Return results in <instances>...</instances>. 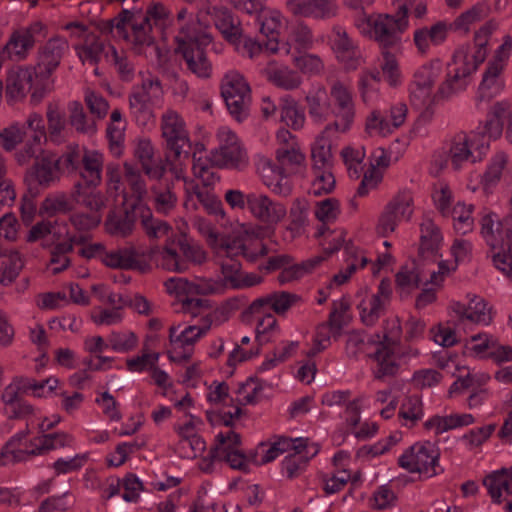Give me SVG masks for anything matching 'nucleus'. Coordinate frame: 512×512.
Instances as JSON below:
<instances>
[{
  "label": "nucleus",
  "mask_w": 512,
  "mask_h": 512,
  "mask_svg": "<svg viewBox=\"0 0 512 512\" xmlns=\"http://www.w3.org/2000/svg\"><path fill=\"white\" fill-rule=\"evenodd\" d=\"M498 28L495 21H488L475 33L473 44L458 47L453 55L446 80L437 90L439 98H450L464 90L488 53V42Z\"/></svg>",
  "instance_id": "obj_1"
},
{
  "label": "nucleus",
  "mask_w": 512,
  "mask_h": 512,
  "mask_svg": "<svg viewBox=\"0 0 512 512\" xmlns=\"http://www.w3.org/2000/svg\"><path fill=\"white\" fill-rule=\"evenodd\" d=\"M194 227L206 239L217 258L242 255L249 261H255L267 254L266 247L259 239L262 228L258 225L238 223L233 230V237L226 240L220 238L212 223L202 217L194 220Z\"/></svg>",
  "instance_id": "obj_2"
},
{
  "label": "nucleus",
  "mask_w": 512,
  "mask_h": 512,
  "mask_svg": "<svg viewBox=\"0 0 512 512\" xmlns=\"http://www.w3.org/2000/svg\"><path fill=\"white\" fill-rule=\"evenodd\" d=\"M413 0H396L397 11L391 14H362L355 26L363 36L377 41L384 49L400 43L401 35L409 28L408 10Z\"/></svg>",
  "instance_id": "obj_3"
},
{
  "label": "nucleus",
  "mask_w": 512,
  "mask_h": 512,
  "mask_svg": "<svg viewBox=\"0 0 512 512\" xmlns=\"http://www.w3.org/2000/svg\"><path fill=\"white\" fill-rule=\"evenodd\" d=\"M202 13L180 28L176 42L177 51L182 54L188 69L200 78H208L212 74V64L204 48L212 42V36L200 19Z\"/></svg>",
  "instance_id": "obj_4"
},
{
  "label": "nucleus",
  "mask_w": 512,
  "mask_h": 512,
  "mask_svg": "<svg viewBox=\"0 0 512 512\" xmlns=\"http://www.w3.org/2000/svg\"><path fill=\"white\" fill-rule=\"evenodd\" d=\"M161 135L165 140L166 160L176 179H184L188 162L189 136L182 117L174 110H167L161 116Z\"/></svg>",
  "instance_id": "obj_5"
},
{
  "label": "nucleus",
  "mask_w": 512,
  "mask_h": 512,
  "mask_svg": "<svg viewBox=\"0 0 512 512\" xmlns=\"http://www.w3.org/2000/svg\"><path fill=\"white\" fill-rule=\"evenodd\" d=\"M167 292L174 295L181 303L183 310L192 316H197L203 309L209 307L208 301L196 297L221 293L224 291V284L214 279L200 278L195 281H188L184 278H171L165 282Z\"/></svg>",
  "instance_id": "obj_6"
},
{
  "label": "nucleus",
  "mask_w": 512,
  "mask_h": 512,
  "mask_svg": "<svg viewBox=\"0 0 512 512\" xmlns=\"http://www.w3.org/2000/svg\"><path fill=\"white\" fill-rule=\"evenodd\" d=\"M391 326L388 333L381 335L368 358L371 361V370L375 378L383 379L398 373L400 362L397 357V339L401 334V326L398 319H392L387 323Z\"/></svg>",
  "instance_id": "obj_7"
},
{
  "label": "nucleus",
  "mask_w": 512,
  "mask_h": 512,
  "mask_svg": "<svg viewBox=\"0 0 512 512\" xmlns=\"http://www.w3.org/2000/svg\"><path fill=\"white\" fill-rule=\"evenodd\" d=\"M216 139L218 146L210 151L208 158L212 166L239 170L248 166L247 150L234 131L222 126L217 130Z\"/></svg>",
  "instance_id": "obj_8"
},
{
  "label": "nucleus",
  "mask_w": 512,
  "mask_h": 512,
  "mask_svg": "<svg viewBox=\"0 0 512 512\" xmlns=\"http://www.w3.org/2000/svg\"><path fill=\"white\" fill-rule=\"evenodd\" d=\"M221 95L231 116L238 122L249 115L251 89L245 77L236 70L224 74L221 80Z\"/></svg>",
  "instance_id": "obj_9"
},
{
  "label": "nucleus",
  "mask_w": 512,
  "mask_h": 512,
  "mask_svg": "<svg viewBox=\"0 0 512 512\" xmlns=\"http://www.w3.org/2000/svg\"><path fill=\"white\" fill-rule=\"evenodd\" d=\"M329 99L334 121L326 124L328 129H334L335 133H348L352 129L356 117L351 87L340 81L334 82L329 90Z\"/></svg>",
  "instance_id": "obj_10"
},
{
  "label": "nucleus",
  "mask_w": 512,
  "mask_h": 512,
  "mask_svg": "<svg viewBox=\"0 0 512 512\" xmlns=\"http://www.w3.org/2000/svg\"><path fill=\"white\" fill-rule=\"evenodd\" d=\"M126 178L137 196V203L133 206V213L141 220L147 235L152 238H163L168 235L170 226L161 220L152 217L150 208L143 202L142 196L146 193L144 182L140 175L130 164L125 163Z\"/></svg>",
  "instance_id": "obj_11"
},
{
  "label": "nucleus",
  "mask_w": 512,
  "mask_h": 512,
  "mask_svg": "<svg viewBox=\"0 0 512 512\" xmlns=\"http://www.w3.org/2000/svg\"><path fill=\"white\" fill-rule=\"evenodd\" d=\"M414 213V201L408 191L397 193L385 206L378 218L376 231L387 237L394 233L402 222L411 220Z\"/></svg>",
  "instance_id": "obj_12"
},
{
  "label": "nucleus",
  "mask_w": 512,
  "mask_h": 512,
  "mask_svg": "<svg viewBox=\"0 0 512 512\" xmlns=\"http://www.w3.org/2000/svg\"><path fill=\"white\" fill-rule=\"evenodd\" d=\"M439 450L431 442H418L405 451L399 458L400 466L409 472L424 477L437 474Z\"/></svg>",
  "instance_id": "obj_13"
},
{
  "label": "nucleus",
  "mask_w": 512,
  "mask_h": 512,
  "mask_svg": "<svg viewBox=\"0 0 512 512\" xmlns=\"http://www.w3.org/2000/svg\"><path fill=\"white\" fill-rule=\"evenodd\" d=\"M442 73L439 60H432L418 67L410 85V99L414 105L422 107L430 104L433 99H440L433 94V87Z\"/></svg>",
  "instance_id": "obj_14"
},
{
  "label": "nucleus",
  "mask_w": 512,
  "mask_h": 512,
  "mask_svg": "<svg viewBox=\"0 0 512 512\" xmlns=\"http://www.w3.org/2000/svg\"><path fill=\"white\" fill-rule=\"evenodd\" d=\"M487 154V143L477 133L457 135L451 143L448 157L454 169H461L466 163H477Z\"/></svg>",
  "instance_id": "obj_15"
},
{
  "label": "nucleus",
  "mask_w": 512,
  "mask_h": 512,
  "mask_svg": "<svg viewBox=\"0 0 512 512\" xmlns=\"http://www.w3.org/2000/svg\"><path fill=\"white\" fill-rule=\"evenodd\" d=\"M113 27L116 33L135 45L152 43L151 28L148 16L141 10H124L115 19Z\"/></svg>",
  "instance_id": "obj_16"
},
{
  "label": "nucleus",
  "mask_w": 512,
  "mask_h": 512,
  "mask_svg": "<svg viewBox=\"0 0 512 512\" xmlns=\"http://www.w3.org/2000/svg\"><path fill=\"white\" fill-rule=\"evenodd\" d=\"M448 314L461 324H473L486 327L494 317L493 307L482 297H469L467 303L452 301L448 306Z\"/></svg>",
  "instance_id": "obj_17"
},
{
  "label": "nucleus",
  "mask_w": 512,
  "mask_h": 512,
  "mask_svg": "<svg viewBox=\"0 0 512 512\" xmlns=\"http://www.w3.org/2000/svg\"><path fill=\"white\" fill-rule=\"evenodd\" d=\"M392 294L390 282L382 280L376 293H372L367 287L361 288L357 293V309L361 321L371 326L376 323L388 304Z\"/></svg>",
  "instance_id": "obj_18"
},
{
  "label": "nucleus",
  "mask_w": 512,
  "mask_h": 512,
  "mask_svg": "<svg viewBox=\"0 0 512 512\" xmlns=\"http://www.w3.org/2000/svg\"><path fill=\"white\" fill-rule=\"evenodd\" d=\"M206 333V329L197 325L186 326L180 330V326L169 328L170 345L167 355L170 361L181 363L187 361L194 352L195 343Z\"/></svg>",
  "instance_id": "obj_19"
},
{
  "label": "nucleus",
  "mask_w": 512,
  "mask_h": 512,
  "mask_svg": "<svg viewBox=\"0 0 512 512\" xmlns=\"http://www.w3.org/2000/svg\"><path fill=\"white\" fill-rule=\"evenodd\" d=\"M201 425L202 420L192 414H189L184 422L174 425L173 429L179 437L174 451L179 457L185 459L195 458L198 452L204 449L205 443L198 435Z\"/></svg>",
  "instance_id": "obj_20"
},
{
  "label": "nucleus",
  "mask_w": 512,
  "mask_h": 512,
  "mask_svg": "<svg viewBox=\"0 0 512 512\" xmlns=\"http://www.w3.org/2000/svg\"><path fill=\"white\" fill-rule=\"evenodd\" d=\"M216 452L232 469L247 472L252 463V450L244 454L240 448V437L231 429L216 435Z\"/></svg>",
  "instance_id": "obj_21"
},
{
  "label": "nucleus",
  "mask_w": 512,
  "mask_h": 512,
  "mask_svg": "<svg viewBox=\"0 0 512 512\" xmlns=\"http://www.w3.org/2000/svg\"><path fill=\"white\" fill-rule=\"evenodd\" d=\"M308 447V439L297 437H276L268 442L259 443L252 450V463L262 466L277 459L281 454L288 451L301 452Z\"/></svg>",
  "instance_id": "obj_22"
},
{
  "label": "nucleus",
  "mask_w": 512,
  "mask_h": 512,
  "mask_svg": "<svg viewBox=\"0 0 512 512\" xmlns=\"http://www.w3.org/2000/svg\"><path fill=\"white\" fill-rule=\"evenodd\" d=\"M248 211L255 219L266 224L269 228H274L287 215V208L283 203L273 200L267 194L261 192H250Z\"/></svg>",
  "instance_id": "obj_23"
},
{
  "label": "nucleus",
  "mask_w": 512,
  "mask_h": 512,
  "mask_svg": "<svg viewBox=\"0 0 512 512\" xmlns=\"http://www.w3.org/2000/svg\"><path fill=\"white\" fill-rule=\"evenodd\" d=\"M256 170L262 183L273 193L287 196L291 192L290 181L283 168L270 158L259 155L256 159Z\"/></svg>",
  "instance_id": "obj_24"
},
{
  "label": "nucleus",
  "mask_w": 512,
  "mask_h": 512,
  "mask_svg": "<svg viewBox=\"0 0 512 512\" xmlns=\"http://www.w3.org/2000/svg\"><path fill=\"white\" fill-rule=\"evenodd\" d=\"M330 45L336 58L345 69L354 70L361 65V53L342 27L336 26L333 28Z\"/></svg>",
  "instance_id": "obj_25"
},
{
  "label": "nucleus",
  "mask_w": 512,
  "mask_h": 512,
  "mask_svg": "<svg viewBox=\"0 0 512 512\" xmlns=\"http://www.w3.org/2000/svg\"><path fill=\"white\" fill-rule=\"evenodd\" d=\"M491 502L500 505L512 497V466L489 472L482 480Z\"/></svg>",
  "instance_id": "obj_26"
},
{
  "label": "nucleus",
  "mask_w": 512,
  "mask_h": 512,
  "mask_svg": "<svg viewBox=\"0 0 512 512\" xmlns=\"http://www.w3.org/2000/svg\"><path fill=\"white\" fill-rule=\"evenodd\" d=\"M314 37L311 28L299 22L290 32L287 41L283 43L269 42L266 49L271 53H279L281 55H290L312 47Z\"/></svg>",
  "instance_id": "obj_27"
},
{
  "label": "nucleus",
  "mask_w": 512,
  "mask_h": 512,
  "mask_svg": "<svg viewBox=\"0 0 512 512\" xmlns=\"http://www.w3.org/2000/svg\"><path fill=\"white\" fill-rule=\"evenodd\" d=\"M434 360L437 367L452 376H456L457 372L466 371L465 374L458 376L457 380L450 386L448 393L451 397L462 393L473 385L474 376L466 366L460 365L456 353H438L434 355Z\"/></svg>",
  "instance_id": "obj_28"
},
{
  "label": "nucleus",
  "mask_w": 512,
  "mask_h": 512,
  "mask_svg": "<svg viewBox=\"0 0 512 512\" xmlns=\"http://www.w3.org/2000/svg\"><path fill=\"white\" fill-rule=\"evenodd\" d=\"M36 70L30 67L17 66L7 72L5 93L8 101H22L33 87Z\"/></svg>",
  "instance_id": "obj_29"
},
{
  "label": "nucleus",
  "mask_w": 512,
  "mask_h": 512,
  "mask_svg": "<svg viewBox=\"0 0 512 512\" xmlns=\"http://www.w3.org/2000/svg\"><path fill=\"white\" fill-rule=\"evenodd\" d=\"M43 30L44 25L40 21L14 30L6 43V49H9L18 60L25 59L28 51L34 47L37 37H44Z\"/></svg>",
  "instance_id": "obj_30"
},
{
  "label": "nucleus",
  "mask_w": 512,
  "mask_h": 512,
  "mask_svg": "<svg viewBox=\"0 0 512 512\" xmlns=\"http://www.w3.org/2000/svg\"><path fill=\"white\" fill-rule=\"evenodd\" d=\"M59 164L60 158L54 159L51 156H45L41 161L35 162L25 175L29 192L36 195L38 193L36 185L48 187L56 179H59L56 176L60 169Z\"/></svg>",
  "instance_id": "obj_31"
},
{
  "label": "nucleus",
  "mask_w": 512,
  "mask_h": 512,
  "mask_svg": "<svg viewBox=\"0 0 512 512\" xmlns=\"http://www.w3.org/2000/svg\"><path fill=\"white\" fill-rule=\"evenodd\" d=\"M511 226L512 223H507V217L501 221L496 213L488 210L481 214L480 233L492 250L506 243V232L512 231Z\"/></svg>",
  "instance_id": "obj_32"
},
{
  "label": "nucleus",
  "mask_w": 512,
  "mask_h": 512,
  "mask_svg": "<svg viewBox=\"0 0 512 512\" xmlns=\"http://www.w3.org/2000/svg\"><path fill=\"white\" fill-rule=\"evenodd\" d=\"M449 33V25L438 21L430 26H422L414 30L413 43L418 54L427 55L432 47L442 45Z\"/></svg>",
  "instance_id": "obj_33"
},
{
  "label": "nucleus",
  "mask_w": 512,
  "mask_h": 512,
  "mask_svg": "<svg viewBox=\"0 0 512 512\" xmlns=\"http://www.w3.org/2000/svg\"><path fill=\"white\" fill-rule=\"evenodd\" d=\"M509 103L500 101L494 103L488 113L487 120L480 123L471 133H477L484 142L487 143V151L490 148V143L493 140L499 139L503 134L502 118L509 110Z\"/></svg>",
  "instance_id": "obj_34"
},
{
  "label": "nucleus",
  "mask_w": 512,
  "mask_h": 512,
  "mask_svg": "<svg viewBox=\"0 0 512 512\" xmlns=\"http://www.w3.org/2000/svg\"><path fill=\"white\" fill-rule=\"evenodd\" d=\"M102 262L108 267L117 269H134L140 272H146L150 269L149 262L133 248L108 251L102 256Z\"/></svg>",
  "instance_id": "obj_35"
},
{
  "label": "nucleus",
  "mask_w": 512,
  "mask_h": 512,
  "mask_svg": "<svg viewBox=\"0 0 512 512\" xmlns=\"http://www.w3.org/2000/svg\"><path fill=\"white\" fill-rule=\"evenodd\" d=\"M331 132H334V129H328V126L325 125L310 143L312 169L332 168L333 152L332 143L329 138V133Z\"/></svg>",
  "instance_id": "obj_36"
},
{
  "label": "nucleus",
  "mask_w": 512,
  "mask_h": 512,
  "mask_svg": "<svg viewBox=\"0 0 512 512\" xmlns=\"http://www.w3.org/2000/svg\"><path fill=\"white\" fill-rule=\"evenodd\" d=\"M512 174V163L504 152H497L489 160L487 168L481 177V185L488 192L494 188L503 178Z\"/></svg>",
  "instance_id": "obj_37"
},
{
  "label": "nucleus",
  "mask_w": 512,
  "mask_h": 512,
  "mask_svg": "<svg viewBox=\"0 0 512 512\" xmlns=\"http://www.w3.org/2000/svg\"><path fill=\"white\" fill-rule=\"evenodd\" d=\"M345 253L349 256V263L333 276L327 289L338 288L346 284L358 269L365 267L368 263L364 251L355 244L349 242L345 247Z\"/></svg>",
  "instance_id": "obj_38"
},
{
  "label": "nucleus",
  "mask_w": 512,
  "mask_h": 512,
  "mask_svg": "<svg viewBox=\"0 0 512 512\" xmlns=\"http://www.w3.org/2000/svg\"><path fill=\"white\" fill-rule=\"evenodd\" d=\"M475 418L470 413H453L450 415H434L429 417L424 427L435 435L443 434L449 430L472 425Z\"/></svg>",
  "instance_id": "obj_39"
},
{
  "label": "nucleus",
  "mask_w": 512,
  "mask_h": 512,
  "mask_svg": "<svg viewBox=\"0 0 512 512\" xmlns=\"http://www.w3.org/2000/svg\"><path fill=\"white\" fill-rule=\"evenodd\" d=\"M126 120L119 109H114L106 128L108 148L112 156L120 158L124 152Z\"/></svg>",
  "instance_id": "obj_40"
},
{
  "label": "nucleus",
  "mask_w": 512,
  "mask_h": 512,
  "mask_svg": "<svg viewBox=\"0 0 512 512\" xmlns=\"http://www.w3.org/2000/svg\"><path fill=\"white\" fill-rule=\"evenodd\" d=\"M64 53V42L60 37L51 38L41 49L37 69L39 74L49 77L60 65Z\"/></svg>",
  "instance_id": "obj_41"
},
{
  "label": "nucleus",
  "mask_w": 512,
  "mask_h": 512,
  "mask_svg": "<svg viewBox=\"0 0 512 512\" xmlns=\"http://www.w3.org/2000/svg\"><path fill=\"white\" fill-rule=\"evenodd\" d=\"M211 15L216 28L231 44H237L241 35L239 22L232 13L225 7L214 6L206 11Z\"/></svg>",
  "instance_id": "obj_42"
},
{
  "label": "nucleus",
  "mask_w": 512,
  "mask_h": 512,
  "mask_svg": "<svg viewBox=\"0 0 512 512\" xmlns=\"http://www.w3.org/2000/svg\"><path fill=\"white\" fill-rule=\"evenodd\" d=\"M262 73L271 83L284 89H294L301 84V77L296 71L275 61H270Z\"/></svg>",
  "instance_id": "obj_43"
},
{
  "label": "nucleus",
  "mask_w": 512,
  "mask_h": 512,
  "mask_svg": "<svg viewBox=\"0 0 512 512\" xmlns=\"http://www.w3.org/2000/svg\"><path fill=\"white\" fill-rule=\"evenodd\" d=\"M461 325L456 318L440 321L429 329V339L443 348H451L460 343L457 326Z\"/></svg>",
  "instance_id": "obj_44"
},
{
  "label": "nucleus",
  "mask_w": 512,
  "mask_h": 512,
  "mask_svg": "<svg viewBox=\"0 0 512 512\" xmlns=\"http://www.w3.org/2000/svg\"><path fill=\"white\" fill-rule=\"evenodd\" d=\"M134 153L150 178L160 179L164 175L165 167L161 163L153 162L154 147L149 138L139 137L136 139Z\"/></svg>",
  "instance_id": "obj_45"
},
{
  "label": "nucleus",
  "mask_w": 512,
  "mask_h": 512,
  "mask_svg": "<svg viewBox=\"0 0 512 512\" xmlns=\"http://www.w3.org/2000/svg\"><path fill=\"white\" fill-rule=\"evenodd\" d=\"M83 170L81 176L86 186L97 187L102 182L104 154L99 150L85 149L82 156Z\"/></svg>",
  "instance_id": "obj_46"
},
{
  "label": "nucleus",
  "mask_w": 512,
  "mask_h": 512,
  "mask_svg": "<svg viewBox=\"0 0 512 512\" xmlns=\"http://www.w3.org/2000/svg\"><path fill=\"white\" fill-rule=\"evenodd\" d=\"M308 113L311 120L316 124H322L331 115V104L329 95L325 88L318 87L306 96Z\"/></svg>",
  "instance_id": "obj_47"
},
{
  "label": "nucleus",
  "mask_w": 512,
  "mask_h": 512,
  "mask_svg": "<svg viewBox=\"0 0 512 512\" xmlns=\"http://www.w3.org/2000/svg\"><path fill=\"white\" fill-rule=\"evenodd\" d=\"M299 297L288 292H279L258 298L251 304L253 313H260L264 306L269 305L270 308L278 315H284L297 301Z\"/></svg>",
  "instance_id": "obj_48"
},
{
  "label": "nucleus",
  "mask_w": 512,
  "mask_h": 512,
  "mask_svg": "<svg viewBox=\"0 0 512 512\" xmlns=\"http://www.w3.org/2000/svg\"><path fill=\"white\" fill-rule=\"evenodd\" d=\"M496 337L487 332H479L463 342V353L475 359H487L491 353Z\"/></svg>",
  "instance_id": "obj_49"
},
{
  "label": "nucleus",
  "mask_w": 512,
  "mask_h": 512,
  "mask_svg": "<svg viewBox=\"0 0 512 512\" xmlns=\"http://www.w3.org/2000/svg\"><path fill=\"white\" fill-rule=\"evenodd\" d=\"M280 121L294 131H300L305 127L306 114L299 103L290 97L283 98L280 103Z\"/></svg>",
  "instance_id": "obj_50"
},
{
  "label": "nucleus",
  "mask_w": 512,
  "mask_h": 512,
  "mask_svg": "<svg viewBox=\"0 0 512 512\" xmlns=\"http://www.w3.org/2000/svg\"><path fill=\"white\" fill-rule=\"evenodd\" d=\"M420 253H431L437 256L443 243V235L439 227L430 218H425L420 224Z\"/></svg>",
  "instance_id": "obj_51"
},
{
  "label": "nucleus",
  "mask_w": 512,
  "mask_h": 512,
  "mask_svg": "<svg viewBox=\"0 0 512 512\" xmlns=\"http://www.w3.org/2000/svg\"><path fill=\"white\" fill-rule=\"evenodd\" d=\"M505 88L504 70L486 66L479 85L481 99H491L500 95Z\"/></svg>",
  "instance_id": "obj_52"
},
{
  "label": "nucleus",
  "mask_w": 512,
  "mask_h": 512,
  "mask_svg": "<svg viewBox=\"0 0 512 512\" xmlns=\"http://www.w3.org/2000/svg\"><path fill=\"white\" fill-rule=\"evenodd\" d=\"M328 257L322 253L312 256L301 263L285 267L279 275V281L282 283L298 280L318 269Z\"/></svg>",
  "instance_id": "obj_53"
},
{
  "label": "nucleus",
  "mask_w": 512,
  "mask_h": 512,
  "mask_svg": "<svg viewBox=\"0 0 512 512\" xmlns=\"http://www.w3.org/2000/svg\"><path fill=\"white\" fill-rule=\"evenodd\" d=\"M286 456L282 461V472L288 478L297 477L304 469L309 457L317 454L318 447L314 443L308 441V447L301 452Z\"/></svg>",
  "instance_id": "obj_54"
},
{
  "label": "nucleus",
  "mask_w": 512,
  "mask_h": 512,
  "mask_svg": "<svg viewBox=\"0 0 512 512\" xmlns=\"http://www.w3.org/2000/svg\"><path fill=\"white\" fill-rule=\"evenodd\" d=\"M381 335L378 333L366 334L364 332L352 331L348 334L346 342V353L349 357H357L365 353H371V349L379 342Z\"/></svg>",
  "instance_id": "obj_55"
},
{
  "label": "nucleus",
  "mask_w": 512,
  "mask_h": 512,
  "mask_svg": "<svg viewBox=\"0 0 512 512\" xmlns=\"http://www.w3.org/2000/svg\"><path fill=\"white\" fill-rule=\"evenodd\" d=\"M340 156L350 178L358 179L364 168L366 150L362 145H347L342 148Z\"/></svg>",
  "instance_id": "obj_56"
},
{
  "label": "nucleus",
  "mask_w": 512,
  "mask_h": 512,
  "mask_svg": "<svg viewBox=\"0 0 512 512\" xmlns=\"http://www.w3.org/2000/svg\"><path fill=\"white\" fill-rule=\"evenodd\" d=\"M474 205L465 202H457L454 204L451 213L447 217L453 220V228L456 233L465 235L473 231L474 218L472 216Z\"/></svg>",
  "instance_id": "obj_57"
},
{
  "label": "nucleus",
  "mask_w": 512,
  "mask_h": 512,
  "mask_svg": "<svg viewBox=\"0 0 512 512\" xmlns=\"http://www.w3.org/2000/svg\"><path fill=\"white\" fill-rule=\"evenodd\" d=\"M150 259L153 260L157 267L171 272H183L187 269L185 261L181 259L179 254L169 246V244L160 249H154L150 252Z\"/></svg>",
  "instance_id": "obj_58"
},
{
  "label": "nucleus",
  "mask_w": 512,
  "mask_h": 512,
  "mask_svg": "<svg viewBox=\"0 0 512 512\" xmlns=\"http://www.w3.org/2000/svg\"><path fill=\"white\" fill-rule=\"evenodd\" d=\"M382 61L380 63L381 75L383 80L390 87H398L403 83V73L400 68L399 60L396 55L387 49L381 53Z\"/></svg>",
  "instance_id": "obj_59"
},
{
  "label": "nucleus",
  "mask_w": 512,
  "mask_h": 512,
  "mask_svg": "<svg viewBox=\"0 0 512 512\" xmlns=\"http://www.w3.org/2000/svg\"><path fill=\"white\" fill-rule=\"evenodd\" d=\"M163 90L157 78H147L140 86L134 88L129 99L157 106L162 99Z\"/></svg>",
  "instance_id": "obj_60"
},
{
  "label": "nucleus",
  "mask_w": 512,
  "mask_h": 512,
  "mask_svg": "<svg viewBox=\"0 0 512 512\" xmlns=\"http://www.w3.org/2000/svg\"><path fill=\"white\" fill-rule=\"evenodd\" d=\"M46 118L49 141L58 145L62 144L64 142V137L62 135L64 130V113L59 103L48 104Z\"/></svg>",
  "instance_id": "obj_61"
},
{
  "label": "nucleus",
  "mask_w": 512,
  "mask_h": 512,
  "mask_svg": "<svg viewBox=\"0 0 512 512\" xmlns=\"http://www.w3.org/2000/svg\"><path fill=\"white\" fill-rule=\"evenodd\" d=\"M494 267L508 280L512 281V231L506 232V243L492 250Z\"/></svg>",
  "instance_id": "obj_62"
},
{
  "label": "nucleus",
  "mask_w": 512,
  "mask_h": 512,
  "mask_svg": "<svg viewBox=\"0 0 512 512\" xmlns=\"http://www.w3.org/2000/svg\"><path fill=\"white\" fill-rule=\"evenodd\" d=\"M281 333L277 319L271 313L263 314L255 328V339L258 345H266L274 341Z\"/></svg>",
  "instance_id": "obj_63"
},
{
  "label": "nucleus",
  "mask_w": 512,
  "mask_h": 512,
  "mask_svg": "<svg viewBox=\"0 0 512 512\" xmlns=\"http://www.w3.org/2000/svg\"><path fill=\"white\" fill-rule=\"evenodd\" d=\"M108 340L110 350L120 354L134 351L139 344V337L131 330H113Z\"/></svg>",
  "instance_id": "obj_64"
}]
</instances>
